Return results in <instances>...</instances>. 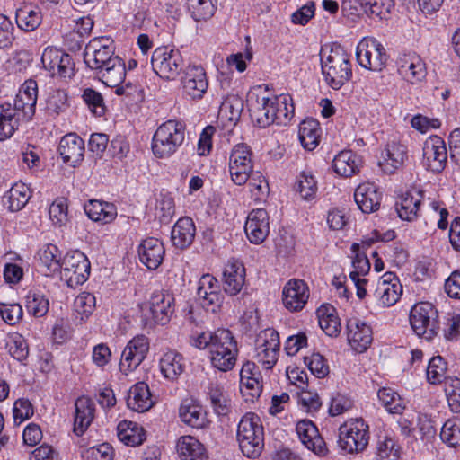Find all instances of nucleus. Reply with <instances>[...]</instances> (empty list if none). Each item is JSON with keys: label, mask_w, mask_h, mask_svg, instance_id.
<instances>
[{"label": "nucleus", "mask_w": 460, "mask_h": 460, "mask_svg": "<svg viewBox=\"0 0 460 460\" xmlns=\"http://www.w3.org/2000/svg\"><path fill=\"white\" fill-rule=\"evenodd\" d=\"M320 132L319 122L314 119H307L300 123L298 137L305 149L314 150L319 145Z\"/></svg>", "instance_id": "nucleus-40"}, {"label": "nucleus", "mask_w": 460, "mask_h": 460, "mask_svg": "<svg viewBox=\"0 0 460 460\" xmlns=\"http://www.w3.org/2000/svg\"><path fill=\"white\" fill-rule=\"evenodd\" d=\"M175 308L173 295L168 290H155L146 303L144 315L156 324L164 325L171 320Z\"/></svg>", "instance_id": "nucleus-9"}, {"label": "nucleus", "mask_w": 460, "mask_h": 460, "mask_svg": "<svg viewBox=\"0 0 460 460\" xmlns=\"http://www.w3.org/2000/svg\"><path fill=\"white\" fill-rule=\"evenodd\" d=\"M377 396L381 404L391 414H402L406 408L403 399L390 387L380 388Z\"/></svg>", "instance_id": "nucleus-45"}, {"label": "nucleus", "mask_w": 460, "mask_h": 460, "mask_svg": "<svg viewBox=\"0 0 460 460\" xmlns=\"http://www.w3.org/2000/svg\"><path fill=\"white\" fill-rule=\"evenodd\" d=\"M83 99L91 112L98 117L104 115L106 108L102 95L99 92L92 88H86L84 91Z\"/></svg>", "instance_id": "nucleus-55"}, {"label": "nucleus", "mask_w": 460, "mask_h": 460, "mask_svg": "<svg viewBox=\"0 0 460 460\" xmlns=\"http://www.w3.org/2000/svg\"><path fill=\"white\" fill-rule=\"evenodd\" d=\"M41 13L37 7L25 5L16 11L17 26L25 31H32L41 23Z\"/></svg>", "instance_id": "nucleus-44"}, {"label": "nucleus", "mask_w": 460, "mask_h": 460, "mask_svg": "<svg viewBox=\"0 0 460 460\" xmlns=\"http://www.w3.org/2000/svg\"><path fill=\"white\" fill-rule=\"evenodd\" d=\"M421 191H408L402 195L396 202L398 216L402 220L412 221L418 216L419 208L421 202Z\"/></svg>", "instance_id": "nucleus-36"}, {"label": "nucleus", "mask_w": 460, "mask_h": 460, "mask_svg": "<svg viewBox=\"0 0 460 460\" xmlns=\"http://www.w3.org/2000/svg\"><path fill=\"white\" fill-rule=\"evenodd\" d=\"M0 314L7 324L13 325L22 318V308L18 304H2Z\"/></svg>", "instance_id": "nucleus-64"}, {"label": "nucleus", "mask_w": 460, "mask_h": 460, "mask_svg": "<svg viewBox=\"0 0 460 460\" xmlns=\"http://www.w3.org/2000/svg\"><path fill=\"white\" fill-rule=\"evenodd\" d=\"M229 165L236 164H253L252 160V151L249 146L243 143L235 145L230 153Z\"/></svg>", "instance_id": "nucleus-59"}, {"label": "nucleus", "mask_w": 460, "mask_h": 460, "mask_svg": "<svg viewBox=\"0 0 460 460\" xmlns=\"http://www.w3.org/2000/svg\"><path fill=\"white\" fill-rule=\"evenodd\" d=\"M357 61L364 68L381 71L388 59L384 46L375 38L366 37L357 46Z\"/></svg>", "instance_id": "nucleus-12"}, {"label": "nucleus", "mask_w": 460, "mask_h": 460, "mask_svg": "<svg viewBox=\"0 0 460 460\" xmlns=\"http://www.w3.org/2000/svg\"><path fill=\"white\" fill-rule=\"evenodd\" d=\"M160 369L165 378L176 380L184 369L182 356L175 351L164 353L160 359Z\"/></svg>", "instance_id": "nucleus-42"}, {"label": "nucleus", "mask_w": 460, "mask_h": 460, "mask_svg": "<svg viewBox=\"0 0 460 460\" xmlns=\"http://www.w3.org/2000/svg\"><path fill=\"white\" fill-rule=\"evenodd\" d=\"M447 364L442 357H433L427 368V379L431 384L441 383L446 377Z\"/></svg>", "instance_id": "nucleus-54"}, {"label": "nucleus", "mask_w": 460, "mask_h": 460, "mask_svg": "<svg viewBox=\"0 0 460 460\" xmlns=\"http://www.w3.org/2000/svg\"><path fill=\"white\" fill-rule=\"evenodd\" d=\"M38 98V84L34 80H27L22 85L16 98L12 103L15 111L20 113L27 122L31 121L35 114Z\"/></svg>", "instance_id": "nucleus-17"}, {"label": "nucleus", "mask_w": 460, "mask_h": 460, "mask_svg": "<svg viewBox=\"0 0 460 460\" xmlns=\"http://www.w3.org/2000/svg\"><path fill=\"white\" fill-rule=\"evenodd\" d=\"M333 312V307H320L317 310L319 325L321 329L331 337L337 336L341 332L340 320Z\"/></svg>", "instance_id": "nucleus-47"}, {"label": "nucleus", "mask_w": 460, "mask_h": 460, "mask_svg": "<svg viewBox=\"0 0 460 460\" xmlns=\"http://www.w3.org/2000/svg\"><path fill=\"white\" fill-rule=\"evenodd\" d=\"M347 330L351 348L358 353L366 351L373 340L370 326L358 319H350L348 321Z\"/></svg>", "instance_id": "nucleus-26"}, {"label": "nucleus", "mask_w": 460, "mask_h": 460, "mask_svg": "<svg viewBox=\"0 0 460 460\" xmlns=\"http://www.w3.org/2000/svg\"><path fill=\"white\" fill-rule=\"evenodd\" d=\"M295 188L302 199H313L317 192V181L311 172L303 171L297 176Z\"/></svg>", "instance_id": "nucleus-48"}, {"label": "nucleus", "mask_w": 460, "mask_h": 460, "mask_svg": "<svg viewBox=\"0 0 460 460\" xmlns=\"http://www.w3.org/2000/svg\"><path fill=\"white\" fill-rule=\"evenodd\" d=\"M244 231L252 243H261L269 235V216L265 209L258 208L251 211L247 217Z\"/></svg>", "instance_id": "nucleus-21"}, {"label": "nucleus", "mask_w": 460, "mask_h": 460, "mask_svg": "<svg viewBox=\"0 0 460 460\" xmlns=\"http://www.w3.org/2000/svg\"><path fill=\"white\" fill-rule=\"evenodd\" d=\"M201 306L208 312L217 313L221 308L225 296L222 292H212V294H199Z\"/></svg>", "instance_id": "nucleus-62"}, {"label": "nucleus", "mask_w": 460, "mask_h": 460, "mask_svg": "<svg viewBox=\"0 0 460 460\" xmlns=\"http://www.w3.org/2000/svg\"><path fill=\"white\" fill-rule=\"evenodd\" d=\"M183 93L192 100H200L206 93L208 82L205 69L198 65H190L181 78Z\"/></svg>", "instance_id": "nucleus-16"}, {"label": "nucleus", "mask_w": 460, "mask_h": 460, "mask_svg": "<svg viewBox=\"0 0 460 460\" xmlns=\"http://www.w3.org/2000/svg\"><path fill=\"white\" fill-rule=\"evenodd\" d=\"M90 261L81 252L67 253L62 260L60 278L72 288L84 284L90 274Z\"/></svg>", "instance_id": "nucleus-7"}, {"label": "nucleus", "mask_w": 460, "mask_h": 460, "mask_svg": "<svg viewBox=\"0 0 460 460\" xmlns=\"http://www.w3.org/2000/svg\"><path fill=\"white\" fill-rule=\"evenodd\" d=\"M247 106L251 119L260 128L274 122L285 124L292 118L295 110L289 94L270 96L261 86L248 93Z\"/></svg>", "instance_id": "nucleus-1"}, {"label": "nucleus", "mask_w": 460, "mask_h": 460, "mask_svg": "<svg viewBox=\"0 0 460 460\" xmlns=\"http://www.w3.org/2000/svg\"><path fill=\"white\" fill-rule=\"evenodd\" d=\"M127 405L129 409L137 412H145L153 405L154 401L147 384L138 382L128 391Z\"/></svg>", "instance_id": "nucleus-30"}, {"label": "nucleus", "mask_w": 460, "mask_h": 460, "mask_svg": "<svg viewBox=\"0 0 460 460\" xmlns=\"http://www.w3.org/2000/svg\"><path fill=\"white\" fill-rule=\"evenodd\" d=\"M102 82L109 87H115L122 84L126 76V65L118 56L111 58L107 66L102 67L96 73Z\"/></svg>", "instance_id": "nucleus-35"}, {"label": "nucleus", "mask_w": 460, "mask_h": 460, "mask_svg": "<svg viewBox=\"0 0 460 460\" xmlns=\"http://www.w3.org/2000/svg\"><path fill=\"white\" fill-rule=\"evenodd\" d=\"M360 161L351 150L341 151L332 160L334 172L342 177H351L359 171Z\"/></svg>", "instance_id": "nucleus-38"}, {"label": "nucleus", "mask_w": 460, "mask_h": 460, "mask_svg": "<svg viewBox=\"0 0 460 460\" xmlns=\"http://www.w3.org/2000/svg\"><path fill=\"white\" fill-rule=\"evenodd\" d=\"M74 432L77 436L84 433L94 418V403L88 397H79L75 402Z\"/></svg>", "instance_id": "nucleus-31"}, {"label": "nucleus", "mask_w": 460, "mask_h": 460, "mask_svg": "<svg viewBox=\"0 0 460 460\" xmlns=\"http://www.w3.org/2000/svg\"><path fill=\"white\" fill-rule=\"evenodd\" d=\"M175 212L174 199L166 193L160 194L155 207V216L159 218L161 223L167 224L171 221Z\"/></svg>", "instance_id": "nucleus-52"}, {"label": "nucleus", "mask_w": 460, "mask_h": 460, "mask_svg": "<svg viewBox=\"0 0 460 460\" xmlns=\"http://www.w3.org/2000/svg\"><path fill=\"white\" fill-rule=\"evenodd\" d=\"M259 348H265L270 351L279 352V333L273 329H266L261 332L257 339Z\"/></svg>", "instance_id": "nucleus-63"}, {"label": "nucleus", "mask_w": 460, "mask_h": 460, "mask_svg": "<svg viewBox=\"0 0 460 460\" xmlns=\"http://www.w3.org/2000/svg\"><path fill=\"white\" fill-rule=\"evenodd\" d=\"M438 311L429 302L416 304L410 313V323L418 336L431 340L438 330Z\"/></svg>", "instance_id": "nucleus-11"}, {"label": "nucleus", "mask_w": 460, "mask_h": 460, "mask_svg": "<svg viewBox=\"0 0 460 460\" xmlns=\"http://www.w3.org/2000/svg\"><path fill=\"white\" fill-rule=\"evenodd\" d=\"M237 441L242 453L248 458L258 457L264 447V429L261 418L248 412L238 423Z\"/></svg>", "instance_id": "nucleus-4"}, {"label": "nucleus", "mask_w": 460, "mask_h": 460, "mask_svg": "<svg viewBox=\"0 0 460 460\" xmlns=\"http://www.w3.org/2000/svg\"><path fill=\"white\" fill-rule=\"evenodd\" d=\"M354 199L363 213H372L379 209L382 193L373 182H363L355 190Z\"/></svg>", "instance_id": "nucleus-24"}, {"label": "nucleus", "mask_w": 460, "mask_h": 460, "mask_svg": "<svg viewBox=\"0 0 460 460\" xmlns=\"http://www.w3.org/2000/svg\"><path fill=\"white\" fill-rule=\"evenodd\" d=\"M68 107L67 94L63 90L51 91L46 100V111L49 116L56 117Z\"/></svg>", "instance_id": "nucleus-51"}, {"label": "nucleus", "mask_w": 460, "mask_h": 460, "mask_svg": "<svg viewBox=\"0 0 460 460\" xmlns=\"http://www.w3.org/2000/svg\"><path fill=\"white\" fill-rule=\"evenodd\" d=\"M115 55V45L112 39L109 37H95L85 46L84 60L85 65L95 74L102 67L111 62Z\"/></svg>", "instance_id": "nucleus-10"}, {"label": "nucleus", "mask_w": 460, "mask_h": 460, "mask_svg": "<svg viewBox=\"0 0 460 460\" xmlns=\"http://www.w3.org/2000/svg\"><path fill=\"white\" fill-rule=\"evenodd\" d=\"M238 354L237 342L232 332L226 329L215 331L214 342L209 349L212 366L223 372L234 368Z\"/></svg>", "instance_id": "nucleus-5"}, {"label": "nucleus", "mask_w": 460, "mask_h": 460, "mask_svg": "<svg viewBox=\"0 0 460 460\" xmlns=\"http://www.w3.org/2000/svg\"><path fill=\"white\" fill-rule=\"evenodd\" d=\"M176 447L181 460H208L206 448L192 436L181 437Z\"/></svg>", "instance_id": "nucleus-33"}, {"label": "nucleus", "mask_w": 460, "mask_h": 460, "mask_svg": "<svg viewBox=\"0 0 460 460\" xmlns=\"http://www.w3.org/2000/svg\"><path fill=\"white\" fill-rule=\"evenodd\" d=\"M81 456L84 460H112L113 448L110 444L102 443L84 449Z\"/></svg>", "instance_id": "nucleus-57"}, {"label": "nucleus", "mask_w": 460, "mask_h": 460, "mask_svg": "<svg viewBox=\"0 0 460 460\" xmlns=\"http://www.w3.org/2000/svg\"><path fill=\"white\" fill-rule=\"evenodd\" d=\"M196 227L190 217L180 218L172 230V241L175 247L186 249L194 240Z\"/></svg>", "instance_id": "nucleus-32"}, {"label": "nucleus", "mask_w": 460, "mask_h": 460, "mask_svg": "<svg viewBox=\"0 0 460 460\" xmlns=\"http://www.w3.org/2000/svg\"><path fill=\"white\" fill-rule=\"evenodd\" d=\"M369 440L368 425L362 419H351L339 428L340 447L349 454L362 452Z\"/></svg>", "instance_id": "nucleus-6"}, {"label": "nucleus", "mask_w": 460, "mask_h": 460, "mask_svg": "<svg viewBox=\"0 0 460 460\" xmlns=\"http://www.w3.org/2000/svg\"><path fill=\"white\" fill-rule=\"evenodd\" d=\"M49 218L53 225L64 226L68 221L67 203L65 199H56L49 209Z\"/></svg>", "instance_id": "nucleus-58"}, {"label": "nucleus", "mask_w": 460, "mask_h": 460, "mask_svg": "<svg viewBox=\"0 0 460 460\" xmlns=\"http://www.w3.org/2000/svg\"><path fill=\"white\" fill-rule=\"evenodd\" d=\"M31 199L30 188L23 182H16L4 194V203L12 212L20 211Z\"/></svg>", "instance_id": "nucleus-39"}, {"label": "nucleus", "mask_w": 460, "mask_h": 460, "mask_svg": "<svg viewBox=\"0 0 460 460\" xmlns=\"http://www.w3.org/2000/svg\"><path fill=\"white\" fill-rule=\"evenodd\" d=\"M186 126L176 119H169L161 124L152 139V151L155 157H171L185 141Z\"/></svg>", "instance_id": "nucleus-3"}, {"label": "nucleus", "mask_w": 460, "mask_h": 460, "mask_svg": "<svg viewBox=\"0 0 460 460\" xmlns=\"http://www.w3.org/2000/svg\"><path fill=\"white\" fill-rule=\"evenodd\" d=\"M402 287L393 272H386L378 280L374 297L384 307L394 305L400 298Z\"/></svg>", "instance_id": "nucleus-18"}, {"label": "nucleus", "mask_w": 460, "mask_h": 460, "mask_svg": "<svg viewBox=\"0 0 460 460\" xmlns=\"http://www.w3.org/2000/svg\"><path fill=\"white\" fill-rule=\"evenodd\" d=\"M296 433L303 445L315 455L324 456L328 453L325 441L319 434L317 427L312 420H302L296 423Z\"/></svg>", "instance_id": "nucleus-19"}, {"label": "nucleus", "mask_w": 460, "mask_h": 460, "mask_svg": "<svg viewBox=\"0 0 460 460\" xmlns=\"http://www.w3.org/2000/svg\"><path fill=\"white\" fill-rule=\"evenodd\" d=\"M322 73L327 84L341 89L352 77V65L349 54L340 45L331 48L328 55L321 57Z\"/></svg>", "instance_id": "nucleus-2"}, {"label": "nucleus", "mask_w": 460, "mask_h": 460, "mask_svg": "<svg viewBox=\"0 0 460 460\" xmlns=\"http://www.w3.org/2000/svg\"><path fill=\"white\" fill-rule=\"evenodd\" d=\"M25 122L11 102L0 104V141L10 138L20 125Z\"/></svg>", "instance_id": "nucleus-28"}, {"label": "nucleus", "mask_w": 460, "mask_h": 460, "mask_svg": "<svg viewBox=\"0 0 460 460\" xmlns=\"http://www.w3.org/2000/svg\"><path fill=\"white\" fill-rule=\"evenodd\" d=\"M284 306L290 312L302 310L309 298V288L301 279H290L282 291Z\"/></svg>", "instance_id": "nucleus-20"}, {"label": "nucleus", "mask_w": 460, "mask_h": 460, "mask_svg": "<svg viewBox=\"0 0 460 460\" xmlns=\"http://www.w3.org/2000/svg\"><path fill=\"white\" fill-rule=\"evenodd\" d=\"M179 416L181 421L195 429H204L209 423L203 407L191 398L182 401Z\"/></svg>", "instance_id": "nucleus-27"}, {"label": "nucleus", "mask_w": 460, "mask_h": 460, "mask_svg": "<svg viewBox=\"0 0 460 460\" xmlns=\"http://www.w3.org/2000/svg\"><path fill=\"white\" fill-rule=\"evenodd\" d=\"M423 158L429 171L440 173L447 162L445 141L437 135L429 137L423 145Z\"/></svg>", "instance_id": "nucleus-14"}, {"label": "nucleus", "mask_w": 460, "mask_h": 460, "mask_svg": "<svg viewBox=\"0 0 460 460\" xmlns=\"http://www.w3.org/2000/svg\"><path fill=\"white\" fill-rule=\"evenodd\" d=\"M305 364L311 373L317 378H323L329 373V367L324 358L319 353H314L311 356L305 357Z\"/></svg>", "instance_id": "nucleus-60"}, {"label": "nucleus", "mask_w": 460, "mask_h": 460, "mask_svg": "<svg viewBox=\"0 0 460 460\" xmlns=\"http://www.w3.org/2000/svg\"><path fill=\"white\" fill-rule=\"evenodd\" d=\"M245 281V268L243 264L234 259L228 261L223 272L224 290L229 296H235L241 292Z\"/></svg>", "instance_id": "nucleus-25"}, {"label": "nucleus", "mask_w": 460, "mask_h": 460, "mask_svg": "<svg viewBox=\"0 0 460 460\" xmlns=\"http://www.w3.org/2000/svg\"><path fill=\"white\" fill-rule=\"evenodd\" d=\"M9 353L16 360L22 362L28 358L29 346L22 335L14 333L8 343Z\"/></svg>", "instance_id": "nucleus-56"}, {"label": "nucleus", "mask_w": 460, "mask_h": 460, "mask_svg": "<svg viewBox=\"0 0 460 460\" xmlns=\"http://www.w3.org/2000/svg\"><path fill=\"white\" fill-rule=\"evenodd\" d=\"M39 267L45 276H52L58 272L62 264L61 254L54 244H47L38 252Z\"/></svg>", "instance_id": "nucleus-34"}, {"label": "nucleus", "mask_w": 460, "mask_h": 460, "mask_svg": "<svg viewBox=\"0 0 460 460\" xmlns=\"http://www.w3.org/2000/svg\"><path fill=\"white\" fill-rule=\"evenodd\" d=\"M396 64L400 75L411 84L419 83L426 77L425 62L416 52L400 54Z\"/></svg>", "instance_id": "nucleus-15"}, {"label": "nucleus", "mask_w": 460, "mask_h": 460, "mask_svg": "<svg viewBox=\"0 0 460 460\" xmlns=\"http://www.w3.org/2000/svg\"><path fill=\"white\" fill-rule=\"evenodd\" d=\"M84 141L75 133L65 135L59 142L58 152L64 163L75 167L84 160Z\"/></svg>", "instance_id": "nucleus-22"}, {"label": "nucleus", "mask_w": 460, "mask_h": 460, "mask_svg": "<svg viewBox=\"0 0 460 460\" xmlns=\"http://www.w3.org/2000/svg\"><path fill=\"white\" fill-rule=\"evenodd\" d=\"M151 65L153 71L161 78L174 80L183 68V58L179 50L164 46L154 50Z\"/></svg>", "instance_id": "nucleus-8"}, {"label": "nucleus", "mask_w": 460, "mask_h": 460, "mask_svg": "<svg viewBox=\"0 0 460 460\" xmlns=\"http://www.w3.org/2000/svg\"><path fill=\"white\" fill-rule=\"evenodd\" d=\"M13 412L14 421L17 424H21L33 416L34 409L29 399L19 398L13 404Z\"/></svg>", "instance_id": "nucleus-61"}, {"label": "nucleus", "mask_w": 460, "mask_h": 460, "mask_svg": "<svg viewBox=\"0 0 460 460\" xmlns=\"http://www.w3.org/2000/svg\"><path fill=\"white\" fill-rule=\"evenodd\" d=\"M84 211L93 221L111 223L117 217V209L112 203L96 199L89 200L84 205Z\"/></svg>", "instance_id": "nucleus-37"}, {"label": "nucleus", "mask_w": 460, "mask_h": 460, "mask_svg": "<svg viewBox=\"0 0 460 460\" xmlns=\"http://www.w3.org/2000/svg\"><path fill=\"white\" fill-rule=\"evenodd\" d=\"M149 351V340L146 336L140 334L131 339L121 354L119 369L122 373L128 374L135 370L146 358Z\"/></svg>", "instance_id": "nucleus-13"}, {"label": "nucleus", "mask_w": 460, "mask_h": 460, "mask_svg": "<svg viewBox=\"0 0 460 460\" xmlns=\"http://www.w3.org/2000/svg\"><path fill=\"white\" fill-rule=\"evenodd\" d=\"M217 0H187L191 17L197 21H208L217 10Z\"/></svg>", "instance_id": "nucleus-46"}, {"label": "nucleus", "mask_w": 460, "mask_h": 460, "mask_svg": "<svg viewBox=\"0 0 460 460\" xmlns=\"http://www.w3.org/2000/svg\"><path fill=\"white\" fill-rule=\"evenodd\" d=\"M164 252L163 243L154 237L143 240L137 248L140 261L149 270H156L161 265Z\"/></svg>", "instance_id": "nucleus-23"}, {"label": "nucleus", "mask_w": 460, "mask_h": 460, "mask_svg": "<svg viewBox=\"0 0 460 460\" xmlns=\"http://www.w3.org/2000/svg\"><path fill=\"white\" fill-rule=\"evenodd\" d=\"M207 394L216 414L226 416L231 411V401L221 385L213 383L209 384Z\"/></svg>", "instance_id": "nucleus-41"}, {"label": "nucleus", "mask_w": 460, "mask_h": 460, "mask_svg": "<svg viewBox=\"0 0 460 460\" xmlns=\"http://www.w3.org/2000/svg\"><path fill=\"white\" fill-rule=\"evenodd\" d=\"M383 161L379 162L382 170L386 173H393L402 165L407 157V147L398 142H389L383 154Z\"/></svg>", "instance_id": "nucleus-29"}, {"label": "nucleus", "mask_w": 460, "mask_h": 460, "mask_svg": "<svg viewBox=\"0 0 460 460\" xmlns=\"http://www.w3.org/2000/svg\"><path fill=\"white\" fill-rule=\"evenodd\" d=\"M118 437L127 446L136 447L145 440L144 429L135 422L121 421L118 425Z\"/></svg>", "instance_id": "nucleus-43"}, {"label": "nucleus", "mask_w": 460, "mask_h": 460, "mask_svg": "<svg viewBox=\"0 0 460 460\" xmlns=\"http://www.w3.org/2000/svg\"><path fill=\"white\" fill-rule=\"evenodd\" d=\"M25 307L29 314L41 317L49 310V300L43 295L29 293L26 296Z\"/></svg>", "instance_id": "nucleus-53"}, {"label": "nucleus", "mask_w": 460, "mask_h": 460, "mask_svg": "<svg viewBox=\"0 0 460 460\" xmlns=\"http://www.w3.org/2000/svg\"><path fill=\"white\" fill-rule=\"evenodd\" d=\"M442 441L451 447L460 445V416L448 419L441 428Z\"/></svg>", "instance_id": "nucleus-50"}, {"label": "nucleus", "mask_w": 460, "mask_h": 460, "mask_svg": "<svg viewBox=\"0 0 460 460\" xmlns=\"http://www.w3.org/2000/svg\"><path fill=\"white\" fill-rule=\"evenodd\" d=\"M95 296L87 292L78 295L74 301V310L76 318L81 323L84 322L93 314L95 307Z\"/></svg>", "instance_id": "nucleus-49"}]
</instances>
